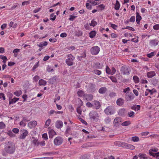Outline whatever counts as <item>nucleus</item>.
<instances>
[{
    "instance_id": "f257e3e1",
    "label": "nucleus",
    "mask_w": 159,
    "mask_h": 159,
    "mask_svg": "<svg viewBox=\"0 0 159 159\" xmlns=\"http://www.w3.org/2000/svg\"><path fill=\"white\" fill-rule=\"evenodd\" d=\"M4 149L7 153L10 154H13L16 150L15 145L13 143L8 142L6 144Z\"/></svg>"
},
{
    "instance_id": "f03ea898",
    "label": "nucleus",
    "mask_w": 159,
    "mask_h": 159,
    "mask_svg": "<svg viewBox=\"0 0 159 159\" xmlns=\"http://www.w3.org/2000/svg\"><path fill=\"white\" fill-rule=\"evenodd\" d=\"M90 119L91 121L97 122L98 121L99 118L98 113L95 111H91L89 114Z\"/></svg>"
},
{
    "instance_id": "7ed1b4c3",
    "label": "nucleus",
    "mask_w": 159,
    "mask_h": 159,
    "mask_svg": "<svg viewBox=\"0 0 159 159\" xmlns=\"http://www.w3.org/2000/svg\"><path fill=\"white\" fill-rule=\"evenodd\" d=\"M67 58L66 60V63L69 66H71L73 64V61L75 57L71 54H68L67 55Z\"/></svg>"
},
{
    "instance_id": "20e7f679",
    "label": "nucleus",
    "mask_w": 159,
    "mask_h": 159,
    "mask_svg": "<svg viewBox=\"0 0 159 159\" xmlns=\"http://www.w3.org/2000/svg\"><path fill=\"white\" fill-rule=\"evenodd\" d=\"M115 111L114 107L110 106L107 107L104 110V112L107 115H111L113 114Z\"/></svg>"
},
{
    "instance_id": "39448f33",
    "label": "nucleus",
    "mask_w": 159,
    "mask_h": 159,
    "mask_svg": "<svg viewBox=\"0 0 159 159\" xmlns=\"http://www.w3.org/2000/svg\"><path fill=\"white\" fill-rule=\"evenodd\" d=\"M21 133L20 135L19 138L20 139H24L28 134V132L26 129H23L20 131Z\"/></svg>"
},
{
    "instance_id": "423d86ee",
    "label": "nucleus",
    "mask_w": 159,
    "mask_h": 159,
    "mask_svg": "<svg viewBox=\"0 0 159 159\" xmlns=\"http://www.w3.org/2000/svg\"><path fill=\"white\" fill-rule=\"evenodd\" d=\"M100 50V48L98 46H95L92 47L90 50L91 52L93 55H97L99 52Z\"/></svg>"
},
{
    "instance_id": "0eeeda50",
    "label": "nucleus",
    "mask_w": 159,
    "mask_h": 159,
    "mask_svg": "<svg viewBox=\"0 0 159 159\" xmlns=\"http://www.w3.org/2000/svg\"><path fill=\"white\" fill-rule=\"evenodd\" d=\"M63 141V139L61 137L58 136L54 139V143L55 145L59 146L62 144Z\"/></svg>"
},
{
    "instance_id": "6e6552de",
    "label": "nucleus",
    "mask_w": 159,
    "mask_h": 159,
    "mask_svg": "<svg viewBox=\"0 0 159 159\" xmlns=\"http://www.w3.org/2000/svg\"><path fill=\"white\" fill-rule=\"evenodd\" d=\"M122 121V119L120 117H116L113 121V125L116 127L119 126Z\"/></svg>"
},
{
    "instance_id": "1a4fd4ad",
    "label": "nucleus",
    "mask_w": 159,
    "mask_h": 159,
    "mask_svg": "<svg viewBox=\"0 0 159 159\" xmlns=\"http://www.w3.org/2000/svg\"><path fill=\"white\" fill-rule=\"evenodd\" d=\"M134 98V96L132 93H127L126 94L125 99L127 101H131Z\"/></svg>"
},
{
    "instance_id": "9d476101",
    "label": "nucleus",
    "mask_w": 159,
    "mask_h": 159,
    "mask_svg": "<svg viewBox=\"0 0 159 159\" xmlns=\"http://www.w3.org/2000/svg\"><path fill=\"white\" fill-rule=\"evenodd\" d=\"M121 73L124 75H128L129 74V72L128 67L126 66H123L120 69Z\"/></svg>"
},
{
    "instance_id": "9b49d317",
    "label": "nucleus",
    "mask_w": 159,
    "mask_h": 159,
    "mask_svg": "<svg viewBox=\"0 0 159 159\" xmlns=\"http://www.w3.org/2000/svg\"><path fill=\"white\" fill-rule=\"evenodd\" d=\"M159 41L156 39L150 40L149 41V45L151 47H155L158 45Z\"/></svg>"
},
{
    "instance_id": "f8f14e48",
    "label": "nucleus",
    "mask_w": 159,
    "mask_h": 159,
    "mask_svg": "<svg viewBox=\"0 0 159 159\" xmlns=\"http://www.w3.org/2000/svg\"><path fill=\"white\" fill-rule=\"evenodd\" d=\"M87 2L90 3L93 6L99 5L101 3V1L99 0H88Z\"/></svg>"
},
{
    "instance_id": "ddd939ff",
    "label": "nucleus",
    "mask_w": 159,
    "mask_h": 159,
    "mask_svg": "<svg viewBox=\"0 0 159 159\" xmlns=\"http://www.w3.org/2000/svg\"><path fill=\"white\" fill-rule=\"evenodd\" d=\"M37 124V122L36 121H31L28 124V126L30 129H32L35 127Z\"/></svg>"
},
{
    "instance_id": "4468645a",
    "label": "nucleus",
    "mask_w": 159,
    "mask_h": 159,
    "mask_svg": "<svg viewBox=\"0 0 159 159\" xmlns=\"http://www.w3.org/2000/svg\"><path fill=\"white\" fill-rule=\"evenodd\" d=\"M55 125L57 128L60 129L63 126V123L61 120H57L56 121Z\"/></svg>"
},
{
    "instance_id": "2eb2a0df",
    "label": "nucleus",
    "mask_w": 159,
    "mask_h": 159,
    "mask_svg": "<svg viewBox=\"0 0 159 159\" xmlns=\"http://www.w3.org/2000/svg\"><path fill=\"white\" fill-rule=\"evenodd\" d=\"M124 102V100L122 98H119L116 101V104L119 106H122Z\"/></svg>"
},
{
    "instance_id": "dca6fc26",
    "label": "nucleus",
    "mask_w": 159,
    "mask_h": 159,
    "mask_svg": "<svg viewBox=\"0 0 159 159\" xmlns=\"http://www.w3.org/2000/svg\"><path fill=\"white\" fill-rule=\"evenodd\" d=\"M48 134L50 138H52L56 134V133L53 129L50 130L48 132Z\"/></svg>"
},
{
    "instance_id": "f3484780",
    "label": "nucleus",
    "mask_w": 159,
    "mask_h": 159,
    "mask_svg": "<svg viewBox=\"0 0 159 159\" xmlns=\"http://www.w3.org/2000/svg\"><path fill=\"white\" fill-rule=\"evenodd\" d=\"M84 98L87 101H91L93 99V96L91 94H86Z\"/></svg>"
},
{
    "instance_id": "a211bd4d",
    "label": "nucleus",
    "mask_w": 159,
    "mask_h": 159,
    "mask_svg": "<svg viewBox=\"0 0 159 159\" xmlns=\"http://www.w3.org/2000/svg\"><path fill=\"white\" fill-rule=\"evenodd\" d=\"M155 75L156 73L154 71H151L147 73V76L148 78H152Z\"/></svg>"
},
{
    "instance_id": "6ab92c4d",
    "label": "nucleus",
    "mask_w": 159,
    "mask_h": 159,
    "mask_svg": "<svg viewBox=\"0 0 159 159\" xmlns=\"http://www.w3.org/2000/svg\"><path fill=\"white\" fill-rule=\"evenodd\" d=\"M93 104L97 109H98L100 108L101 107V104L98 101H94L93 102Z\"/></svg>"
},
{
    "instance_id": "aec40b11",
    "label": "nucleus",
    "mask_w": 159,
    "mask_h": 159,
    "mask_svg": "<svg viewBox=\"0 0 159 159\" xmlns=\"http://www.w3.org/2000/svg\"><path fill=\"white\" fill-rule=\"evenodd\" d=\"M142 19L141 16L139 12H136V21L138 24H139V22Z\"/></svg>"
},
{
    "instance_id": "412c9836",
    "label": "nucleus",
    "mask_w": 159,
    "mask_h": 159,
    "mask_svg": "<svg viewBox=\"0 0 159 159\" xmlns=\"http://www.w3.org/2000/svg\"><path fill=\"white\" fill-rule=\"evenodd\" d=\"M19 100V98L14 97L13 99H12L11 100H9V105H10L11 104H13L14 103H15L17 101Z\"/></svg>"
},
{
    "instance_id": "4be33fe9",
    "label": "nucleus",
    "mask_w": 159,
    "mask_h": 159,
    "mask_svg": "<svg viewBox=\"0 0 159 159\" xmlns=\"http://www.w3.org/2000/svg\"><path fill=\"white\" fill-rule=\"evenodd\" d=\"M126 143L122 142H118L117 143V145L119 146L123 147L125 148Z\"/></svg>"
},
{
    "instance_id": "5701e85b",
    "label": "nucleus",
    "mask_w": 159,
    "mask_h": 159,
    "mask_svg": "<svg viewBox=\"0 0 159 159\" xmlns=\"http://www.w3.org/2000/svg\"><path fill=\"white\" fill-rule=\"evenodd\" d=\"M77 94L79 97H83L84 98L86 94L84 93V92L83 91L80 90L77 92Z\"/></svg>"
},
{
    "instance_id": "b1692460",
    "label": "nucleus",
    "mask_w": 159,
    "mask_h": 159,
    "mask_svg": "<svg viewBox=\"0 0 159 159\" xmlns=\"http://www.w3.org/2000/svg\"><path fill=\"white\" fill-rule=\"evenodd\" d=\"M120 4L118 0L116 1V2L114 8L116 10H118L120 9Z\"/></svg>"
},
{
    "instance_id": "393cba45",
    "label": "nucleus",
    "mask_w": 159,
    "mask_h": 159,
    "mask_svg": "<svg viewBox=\"0 0 159 159\" xmlns=\"http://www.w3.org/2000/svg\"><path fill=\"white\" fill-rule=\"evenodd\" d=\"M39 85L45 86L47 84V82L45 80L42 79L40 80L39 82Z\"/></svg>"
},
{
    "instance_id": "a878e982",
    "label": "nucleus",
    "mask_w": 159,
    "mask_h": 159,
    "mask_svg": "<svg viewBox=\"0 0 159 159\" xmlns=\"http://www.w3.org/2000/svg\"><path fill=\"white\" fill-rule=\"evenodd\" d=\"M96 32L95 31H92L89 33V36L90 38H93L96 36Z\"/></svg>"
},
{
    "instance_id": "bb28decb",
    "label": "nucleus",
    "mask_w": 159,
    "mask_h": 159,
    "mask_svg": "<svg viewBox=\"0 0 159 159\" xmlns=\"http://www.w3.org/2000/svg\"><path fill=\"white\" fill-rule=\"evenodd\" d=\"M107 89L105 87H102L101 88L98 90L99 92L101 94H103L107 91Z\"/></svg>"
},
{
    "instance_id": "cd10ccee",
    "label": "nucleus",
    "mask_w": 159,
    "mask_h": 159,
    "mask_svg": "<svg viewBox=\"0 0 159 159\" xmlns=\"http://www.w3.org/2000/svg\"><path fill=\"white\" fill-rule=\"evenodd\" d=\"M125 148L133 150L135 148V147L133 145L127 143Z\"/></svg>"
},
{
    "instance_id": "c85d7f7f",
    "label": "nucleus",
    "mask_w": 159,
    "mask_h": 159,
    "mask_svg": "<svg viewBox=\"0 0 159 159\" xmlns=\"http://www.w3.org/2000/svg\"><path fill=\"white\" fill-rule=\"evenodd\" d=\"M83 34V32L81 30H78L75 32V35L77 36H81Z\"/></svg>"
},
{
    "instance_id": "c756f323",
    "label": "nucleus",
    "mask_w": 159,
    "mask_h": 159,
    "mask_svg": "<svg viewBox=\"0 0 159 159\" xmlns=\"http://www.w3.org/2000/svg\"><path fill=\"white\" fill-rule=\"evenodd\" d=\"M150 155L153 157H156V158H157L159 157V152L157 153H154L152 152H150Z\"/></svg>"
},
{
    "instance_id": "7c9ffc66",
    "label": "nucleus",
    "mask_w": 159,
    "mask_h": 159,
    "mask_svg": "<svg viewBox=\"0 0 159 159\" xmlns=\"http://www.w3.org/2000/svg\"><path fill=\"white\" fill-rule=\"evenodd\" d=\"M131 124V122L130 121H126L122 122L121 125L123 126H127Z\"/></svg>"
},
{
    "instance_id": "2f4dec72",
    "label": "nucleus",
    "mask_w": 159,
    "mask_h": 159,
    "mask_svg": "<svg viewBox=\"0 0 159 159\" xmlns=\"http://www.w3.org/2000/svg\"><path fill=\"white\" fill-rule=\"evenodd\" d=\"M133 80L135 83H138L139 82V79L137 76H134L133 77Z\"/></svg>"
},
{
    "instance_id": "473e14b6",
    "label": "nucleus",
    "mask_w": 159,
    "mask_h": 159,
    "mask_svg": "<svg viewBox=\"0 0 159 159\" xmlns=\"http://www.w3.org/2000/svg\"><path fill=\"white\" fill-rule=\"evenodd\" d=\"M48 44L47 42L45 41L44 42H42L40 43L39 45V46L40 48H42L43 46H46Z\"/></svg>"
},
{
    "instance_id": "72a5a7b5",
    "label": "nucleus",
    "mask_w": 159,
    "mask_h": 159,
    "mask_svg": "<svg viewBox=\"0 0 159 159\" xmlns=\"http://www.w3.org/2000/svg\"><path fill=\"white\" fill-rule=\"evenodd\" d=\"M22 93V91L20 90H18L14 93V94L17 97H19Z\"/></svg>"
},
{
    "instance_id": "f704fd0d",
    "label": "nucleus",
    "mask_w": 159,
    "mask_h": 159,
    "mask_svg": "<svg viewBox=\"0 0 159 159\" xmlns=\"http://www.w3.org/2000/svg\"><path fill=\"white\" fill-rule=\"evenodd\" d=\"M6 127L5 124L2 121L0 122V129H3Z\"/></svg>"
},
{
    "instance_id": "c9c22d12",
    "label": "nucleus",
    "mask_w": 159,
    "mask_h": 159,
    "mask_svg": "<svg viewBox=\"0 0 159 159\" xmlns=\"http://www.w3.org/2000/svg\"><path fill=\"white\" fill-rule=\"evenodd\" d=\"M100 10L102 11L105 8V6L103 4H101L98 6L97 7Z\"/></svg>"
},
{
    "instance_id": "e433bc0d",
    "label": "nucleus",
    "mask_w": 159,
    "mask_h": 159,
    "mask_svg": "<svg viewBox=\"0 0 159 159\" xmlns=\"http://www.w3.org/2000/svg\"><path fill=\"white\" fill-rule=\"evenodd\" d=\"M26 121V120L24 119L22 120L19 123L20 125L22 126L23 127H25L26 125V123L25 122Z\"/></svg>"
},
{
    "instance_id": "4c0bfd02",
    "label": "nucleus",
    "mask_w": 159,
    "mask_h": 159,
    "mask_svg": "<svg viewBox=\"0 0 159 159\" xmlns=\"http://www.w3.org/2000/svg\"><path fill=\"white\" fill-rule=\"evenodd\" d=\"M50 19L52 21H54L56 17V16L54 15V14L53 13L51 14L50 15Z\"/></svg>"
},
{
    "instance_id": "58836bf2",
    "label": "nucleus",
    "mask_w": 159,
    "mask_h": 159,
    "mask_svg": "<svg viewBox=\"0 0 159 159\" xmlns=\"http://www.w3.org/2000/svg\"><path fill=\"white\" fill-rule=\"evenodd\" d=\"M155 52H152L150 53L147 54V56L149 58H151L156 54Z\"/></svg>"
},
{
    "instance_id": "ea45409f",
    "label": "nucleus",
    "mask_w": 159,
    "mask_h": 159,
    "mask_svg": "<svg viewBox=\"0 0 159 159\" xmlns=\"http://www.w3.org/2000/svg\"><path fill=\"white\" fill-rule=\"evenodd\" d=\"M97 22L93 20L91 21V23L89 24V25L91 26L94 27L97 25Z\"/></svg>"
},
{
    "instance_id": "a19ab883",
    "label": "nucleus",
    "mask_w": 159,
    "mask_h": 159,
    "mask_svg": "<svg viewBox=\"0 0 159 159\" xmlns=\"http://www.w3.org/2000/svg\"><path fill=\"white\" fill-rule=\"evenodd\" d=\"M95 66L96 68L98 69H101L102 67V66L100 63L97 62L95 64Z\"/></svg>"
},
{
    "instance_id": "79ce46f5",
    "label": "nucleus",
    "mask_w": 159,
    "mask_h": 159,
    "mask_svg": "<svg viewBox=\"0 0 159 159\" xmlns=\"http://www.w3.org/2000/svg\"><path fill=\"white\" fill-rule=\"evenodd\" d=\"M134 111H131L128 113V116L129 117L133 118L134 116Z\"/></svg>"
},
{
    "instance_id": "37998d69",
    "label": "nucleus",
    "mask_w": 159,
    "mask_h": 159,
    "mask_svg": "<svg viewBox=\"0 0 159 159\" xmlns=\"http://www.w3.org/2000/svg\"><path fill=\"white\" fill-rule=\"evenodd\" d=\"M106 71L107 74L111 75V70L107 66H106Z\"/></svg>"
},
{
    "instance_id": "c03bdc74",
    "label": "nucleus",
    "mask_w": 159,
    "mask_h": 159,
    "mask_svg": "<svg viewBox=\"0 0 159 159\" xmlns=\"http://www.w3.org/2000/svg\"><path fill=\"white\" fill-rule=\"evenodd\" d=\"M51 122V120L50 119H48L46 122L44 127L45 128H47L50 125Z\"/></svg>"
},
{
    "instance_id": "a18cd8bd",
    "label": "nucleus",
    "mask_w": 159,
    "mask_h": 159,
    "mask_svg": "<svg viewBox=\"0 0 159 159\" xmlns=\"http://www.w3.org/2000/svg\"><path fill=\"white\" fill-rule=\"evenodd\" d=\"M131 140L134 142H137L139 140V138L138 137H131Z\"/></svg>"
},
{
    "instance_id": "49530a36",
    "label": "nucleus",
    "mask_w": 159,
    "mask_h": 159,
    "mask_svg": "<svg viewBox=\"0 0 159 159\" xmlns=\"http://www.w3.org/2000/svg\"><path fill=\"white\" fill-rule=\"evenodd\" d=\"M32 142L35 146H38L39 145V142L38 139H34L33 140Z\"/></svg>"
},
{
    "instance_id": "de8ad7c7",
    "label": "nucleus",
    "mask_w": 159,
    "mask_h": 159,
    "mask_svg": "<svg viewBox=\"0 0 159 159\" xmlns=\"http://www.w3.org/2000/svg\"><path fill=\"white\" fill-rule=\"evenodd\" d=\"M77 112L79 114V116H78V117H80V115L81 114L82 110L80 107H78L76 109Z\"/></svg>"
},
{
    "instance_id": "09e8293b",
    "label": "nucleus",
    "mask_w": 159,
    "mask_h": 159,
    "mask_svg": "<svg viewBox=\"0 0 159 159\" xmlns=\"http://www.w3.org/2000/svg\"><path fill=\"white\" fill-rule=\"evenodd\" d=\"M90 3H89V2H87L85 6L88 9L91 10L92 8V6L91 5L89 4Z\"/></svg>"
},
{
    "instance_id": "8fccbe9b",
    "label": "nucleus",
    "mask_w": 159,
    "mask_h": 159,
    "mask_svg": "<svg viewBox=\"0 0 159 159\" xmlns=\"http://www.w3.org/2000/svg\"><path fill=\"white\" fill-rule=\"evenodd\" d=\"M104 121L106 124H109L111 121V119L109 117H107L104 120Z\"/></svg>"
},
{
    "instance_id": "3c124183",
    "label": "nucleus",
    "mask_w": 159,
    "mask_h": 159,
    "mask_svg": "<svg viewBox=\"0 0 159 159\" xmlns=\"http://www.w3.org/2000/svg\"><path fill=\"white\" fill-rule=\"evenodd\" d=\"M39 61H38L35 64L32 69V70L34 71L39 66Z\"/></svg>"
},
{
    "instance_id": "603ef678",
    "label": "nucleus",
    "mask_w": 159,
    "mask_h": 159,
    "mask_svg": "<svg viewBox=\"0 0 159 159\" xmlns=\"http://www.w3.org/2000/svg\"><path fill=\"white\" fill-rule=\"evenodd\" d=\"M7 134L10 137H14L15 135L11 131H8Z\"/></svg>"
},
{
    "instance_id": "864d4df0",
    "label": "nucleus",
    "mask_w": 159,
    "mask_h": 159,
    "mask_svg": "<svg viewBox=\"0 0 159 159\" xmlns=\"http://www.w3.org/2000/svg\"><path fill=\"white\" fill-rule=\"evenodd\" d=\"M111 26L114 30H116L118 26L115 24L110 23Z\"/></svg>"
},
{
    "instance_id": "5fc2aeb1",
    "label": "nucleus",
    "mask_w": 159,
    "mask_h": 159,
    "mask_svg": "<svg viewBox=\"0 0 159 159\" xmlns=\"http://www.w3.org/2000/svg\"><path fill=\"white\" fill-rule=\"evenodd\" d=\"M78 118L79 119V120L81 122H82V123H83L84 124L87 125V122L85 121L84 120L82 119L81 118H80V117H78Z\"/></svg>"
},
{
    "instance_id": "6e6d98bb",
    "label": "nucleus",
    "mask_w": 159,
    "mask_h": 159,
    "mask_svg": "<svg viewBox=\"0 0 159 159\" xmlns=\"http://www.w3.org/2000/svg\"><path fill=\"white\" fill-rule=\"evenodd\" d=\"M139 157L141 158H143L144 159H147V157L145 156V155L144 154L139 153Z\"/></svg>"
},
{
    "instance_id": "4d7b16f0",
    "label": "nucleus",
    "mask_w": 159,
    "mask_h": 159,
    "mask_svg": "<svg viewBox=\"0 0 159 159\" xmlns=\"http://www.w3.org/2000/svg\"><path fill=\"white\" fill-rule=\"evenodd\" d=\"M110 78L111 80L113 82L116 83L117 82V80L113 76L110 77Z\"/></svg>"
},
{
    "instance_id": "13d9d810",
    "label": "nucleus",
    "mask_w": 159,
    "mask_h": 159,
    "mask_svg": "<svg viewBox=\"0 0 159 159\" xmlns=\"http://www.w3.org/2000/svg\"><path fill=\"white\" fill-rule=\"evenodd\" d=\"M153 29L156 30H159V24H157L153 26Z\"/></svg>"
},
{
    "instance_id": "bf43d9fd",
    "label": "nucleus",
    "mask_w": 159,
    "mask_h": 159,
    "mask_svg": "<svg viewBox=\"0 0 159 159\" xmlns=\"http://www.w3.org/2000/svg\"><path fill=\"white\" fill-rule=\"evenodd\" d=\"M42 137L43 139L45 140H47L48 139L47 134L46 133H44L43 134H42Z\"/></svg>"
},
{
    "instance_id": "052dcab7",
    "label": "nucleus",
    "mask_w": 159,
    "mask_h": 159,
    "mask_svg": "<svg viewBox=\"0 0 159 159\" xmlns=\"http://www.w3.org/2000/svg\"><path fill=\"white\" fill-rule=\"evenodd\" d=\"M47 70L48 72H51L53 70V69L51 67L48 66L47 68Z\"/></svg>"
},
{
    "instance_id": "680f3d73",
    "label": "nucleus",
    "mask_w": 159,
    "mask_h": 159,
    "mask_svg": "<svg viewBox=\"0 0 159 159\" xmlns=\"http://www.w3.org/2000/svg\"><path fill=\"white\" fill-rule=\"evenodd\" d=\"M30 3V1H26L23 2L22 3V6H25V5H27Z\"/></svg>"
},
{
    "instance_id": "e2e57ef3",
    "label": "nucleus",
    "mask_w": 159,
    "mask_h": 159,
    "mask_svg": "<svg viewBox=\"0 0 159 159\" xmlns=\"http://www.w3.org/2000/svg\"><path fill=\"white\" fill-rule=\"evenodd\" d=\"M94 73L98 75H100L101 74V71L98 70H94Z\"/></svg>"
},
{
    "instance_id": "0e129e2a",
    "label": "nucleus",
    "mask_w": 159,
    "mask_h": 159,
    "mask_svg": "<svg viewBox=\"0 0 159 159\" xmlns=\"http://www.w3.org/2000/svg\"><path fill=\"white\" fill-rule=\"evenodd\" d=\"M12 131L14 133L17 134L19 132V130L18 129L15 128L12 129Z\"/></svg>"
},
{
    "instance_id": "69168bd1",
    "label": "nucleus",
    "mask_w": 159,
    "mask_h": 159,
    "mask_svg": "<svg viewBox=\"0 0 159 159\" xmlns=\"http://www.w3.org/2000/svg\"><path fill=\"white\" fill-rule=\"evenodd\" d=\"M135 17L134 16H132L130 19L129 21L131 22H134L135 21Z\"/></svg>"
},
{
    "instance_id": "338daca9",
    "label": "nucleus",
    "mask_w": 159,
    "mask_h": 159,
    "mask_svg": "<svg viewBox=\"0 0 159 159\" xmlns=\"http://www.w3.org/2000/svg\"><path fill=\"white\" fill-rule=\"evenodd\" d=\"M7 24L4 23L1 26V28L2 30H3L7 27Z\"/></svg>"
},
{
    "instance_id": "774afa93",
    "label": "nucleus",
    "mask_w": 159,
    "mask_h": 159,
    "mask_svg": "<svg viewBox=\"0 0 159 159\" xmlns=\"http://www.w3.org/2000/svg\"><path fill=\"white\" fill-rule=\"evenodd\" d=\"M116 96V93L114 92H111L109 94V96L111 98H114Z\"/></svg>"
}]
</instances>
